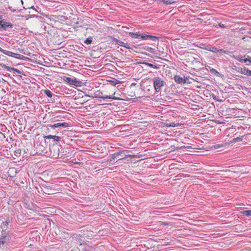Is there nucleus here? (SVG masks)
Listing matches in <instances>:
<instances>
[{
    "mask_svg": "<svg viewBox=\"0 0 251 251\" xmlns=\"http://www.w3.org/2000/svg\"><path fill=\"white\" fill-rule=\"evenodd\" d=\"M129 35L134 39H139L141 40H151L153 41H156L158 40V37L155 36L141 34L140 32H132L129 33Z\"/></svg>",
    "mask_w": 251,
    "mask_h": 251,
    "instance_id": "f257e3e1",
    "label": "nucleus"
},
{
    "mask_svg": "<svg viewBox=\"0 0 251 251\" xmlns=\"http://www.w3.org/2000/svg\"><path fill=\"white\" fill-rule=\"evenodd\" d=\"M62 149L61 145L57 143H53L50 147V155L53 158H58L60 157V149Z\"/></svg>",
    "mask_w": 251,
    "mask_h": 251,
    "instance_id": "f03ea898",
    "label": "nucleus"
},
{
    "mask_svg": "<svg viewBox=\"0 0 251 251\" xmlns=\"http://www.w3.org/2000/svg\"><path fill=\"white\" fill-rule=\"evenodd\" d=\"M11 240V233L10 232H4L0 234V248H4L7 247Z\"/></svg>",
    "mask_w": 251,
    "mask_h": 251,
    "instance_id": "7ed1b4c3",
    "label": "nucleus"
},
{
    "mask_svg": "<svg viewBox=\"0 0 251 251\" xmlns=\"http://www.w3.org/2000/svg\"><path fill=\"white\" fill-rule=\"evenodd\" d=\"M153 86L156 92L161 91V88L166 84V82L160 77H154L152 79Z\"/></svg>",
    "mask_w": 251,
    "mask_h": 251,
    "instance_id": "20e7f679",
    "label": "nucleus"
},
{
    "mask_svg": "<svg viewBox=\"0 0 251 251\" xmlns=\"http://www.w3.org/2000/svg\"><path fill=\"white\" fill-rule=\"evenodd\" d=\"M0 52H2L4 54H5L7 56L12 57H14V58H15L17 59L24 60L26 58L25 56H24L23 55H21V54H18V53H14V52H12L11 51H10L7 50H3L0 47Z\"/></svg>",
    "mask_w": 251,
    "mask_h": 251,
    "instance_id": "39448f33",
    "label": "nucleus"
},
{
    "mask_svg": "<svg viewBox=\"0 0 251 251\" xmlns=\"http://www.w3.org/2000/svg\"><path fill=\"white\" fill-rule=\"evenodd\" d=\"M124 151H121L119 152L114 153L111 155V158L109 159L110 161H112L116 159H118V160H122L126 158L127 156H131L130 155H126L124 154Z\"/></svg>",
    "mask_w": 251,
    "mask_h": 251,
    "instance_id": "423d86ee",
    "label": "nucleus"
},
{
    "mask_svg": "<svg viewBox=\"0 0 251 251\" xmlns=\"http://www.w3.org/2000/svg\"><path fill=\"white\" fill-rule=\"evenodd\" d=\"M64 80L67 82L71 85H75L76 86H80L81 85L82 82L80 80H77L75 77L71 78L68 76H65Z\"/></svg>",
    "mask_w": 251,
    "mask_h": 251,
    "instance_id": "0eeeda50",
    "label": "nucleus"
},
{
    "mask_svg": "<svg viewBox=\"0 0 251 251\" xmlns=\"http://www.w3.org/2000/svg\"><path fill=\"white\" fill-rule=\"evenodd\" d=\"M0 26L3 30H7L8 28H12L13 25L9 22H7L4 20L0 21Z\"/></svg>",
    "mask_w": 251,
    "mask_h": 251,
    "instance_id": "6e6552de",
    "label": "nucleus"
},
{
    "mask_svg": "<svg viewBox=\"0 0 251 251\" xmlns=\"http://www.w3.org/2000/svg\"><path fill=\"white\" fill-rule=\"evenodd\" d=\"M10 221L9 219H7L6 221H2L1 223V225H0V229H1V233L10 232L9 230L8 229V225Z\"/></svg>",
    "mask_w": 251,
    "mask_h": 251,
    "instance_id": "1a4fd4ad",
    "label": "nucleus"
},
{
    "mask_svg": "<svg viewBox=\"0 0 251 251\" xmlns=\"http://www.w3.org/2000/svg\"><path fill=\"white\" fill-rule=\"evenodd\" d=\"M95 98H100L102 99H113V100H119V98L115 97L113 96H108L103 95L102 93L99 92L98 94H97L95 96Z\"/></svg>",
    "mask_w": 251,
    "mask_h": 251,
    "instance_id": "9d476101",
    "label": "nucleus"
},
{
    "mask_svg": "<svg viewBox=\"0 0 251 251\" xmlns=\"http://www.w3.org/2000/svg\"><path fill=\"white\" fill-rule=\"evenodd\" d=\"M48 126L52 129H55L60 127H67L69 126V124L66 122L58 123L52 125H48Z\"/></svg>",
    "mask_w": 251,
    "mask_h": 251,
    "instance_id": "9b49d317",
    "label": "nucleus"
},
{
    "mask_svg": "<svg viewBox=\"0 0 251 251\" xmlns=\"http://www.w3.org/2000/svg\"><path fill=\"white\" fill-rule=\"evenodd\" d=\"M175 81L178 84H184L186 83L188 80L187 77L183 78L182 77L179 75H175L174 77Z\"/></svg>",
    "mask_w": 251,
    "mask_h": 251,
    "instance_id": "f8f14e48",
    "label": "nucleus"
},
{
    "mask_svg": "<svg viewBox=\"0 0 251 251\" xmlns=\"http://www.w3.org/2000/svg\"><path fill=\"white\" fill-rule=\"evenodd\" d=\"M0 65L3 69L6 70L7 71H9V72L14 71L18 74H21V72L19 70H18L16 68H12V67L7 66L4 64H1Z\"/></svg>",
    "mask_w": 251,
    "mask_h": 251,
    "instance_id": "ddd939ff",
    "label": "nucleus"
},
{
    "mask_svg": "<svg viewBox=\"0 0 251 251\" xmlns=\"http://www.w3.org/2000/svg\"><path fill=\"white\" fill-rule=\"evenodd\" d=\"M44 138L45 139H53V141H56V142H59L61 139V138L59 136H56V135L53 136V135H51L44 136Z\"/></svg>",
    "mask_w": 251,
    "mask_h": 251,
    "instance_id": "4468645a",
    "label": "nucleus"
},
{
    "mask_svg": "<svg viewBox=\"0 0 251 251\" xmlns=\"http://www.w3.org/2000/svg\"><path fill=\"white\" fill-rule=\"evenodd\" d=\"M110 38L113 41L115 42V44L119 45L120 46L124 47L125 46V45H126V43L123 42L122 41H120L113 37L110 36Z\"/></svg>",
    "mask_w": 251,
    "mask_h": 251,
    "instance_id": "2eb2a0df",
    "label": "nucleus"
},
{
    "mask_svg": "<svg viewBox=\"0 0 251 251\" xmlns=\"http://www.w3.org/2000/svg\"><path fill=\"white\" fill-rule=\"evenodd\" d=\"M244 57H245V56H243L242 55H238L236 57H234V58L236 60H237L241 62H244L247 64L248 62V61H249V59L248 58L244 59Z\"/></svg>",
    "mask_w": 251,
    "mask_h": 251,
    "instance_id": "dca6fc26",
    "label": "nucleus"
},
{
    "mask_svg": "<svg viewBox=\"0 0 251 251\" xmlns=\"http://www.w3.org/2000/svg\"><path fill=\"white\" fill-rule=\"evenodd\" d=\"M205 50L213 52L214 53H217V49L215 48V47H209L207 46V47L204 48Z\"/></svg>",
    "mask_w": 251,
    "mask_h": 251,
    "instance_id": "f3484780",
    "label": "nucleus"
},
{
    "mask_svg": "<svg viewBox=\"0 0 251 251\" xmlns=\"http://www.w3.org/2000/svg\"><path fill=\"white\" fill-rule=\"evenodd\" d=\"M243 75L248 76H251V71L244 67L243 68Z\"/></svg>",
    "mask_w": 251,
    "mask_h": 251,
    "instance_id": "a211bd4d",
    "label": "nucleus"
},
{
    "mask_svg": "<svg viewBox=\"0 0 251 251\" xmlns=\"http://www.w3.org/2000/svg\"><path fill=\"white\" fill-rule=\"evenodd\" d=\"M144 49L145 50H147V51H149V52H150L151 53H154L155 51V49L152 48H151L150 47H149V46H147L144 47Z\"/></svg>",
    "mask_w": 251,
    "mask_h": 251,
    "instance_id": "6ab92c4d",
    "label": "nucleus"
},
{
    "mask_svg": "<svg viewBox=\"0 0 251 251\" xmlns=\"http://www.w3.org/2000/svg\"><path fill=\"white\" fill-rule=\"evenodd\" d=\"M44 92L49 98L52 97V94L49 90H44Z\"/></svg>",
    "mask_w": 251,
    "mask_h": 251,
    "instance_id": "aec40b11",
    "label": "nucleus"
},
{
    "mask_svg": "<svg viewBox=\"0 0 251 251\" xmlns=\"http://www.w3.org/2000/svg\"><path fill=\"white\" fill-rule=\"evenodd\" d=\"M92 37H89V38L86 39L84 40V43L86 45L91 44L92 42Z\"/></svg>",
    "mask_w": 251,
    "mask_h": 251,
    "instance_id": "412c9836",
    "label": "nucleus"
},
{
    "mask_svg": "<svg viewBox=\"0 0 251 251\" xmlns=\"http://www.w3.org/2000/svg\"><path fill=\"white\" fill-rule=\"evenodd\" d=\"M242 213L245 216H251V210H244Z\"/></svg>",
    "mask_w": 251,
    "mask_h": 251,
    "instance_id": "4be33fe9",
    "label": "nucleus"
},
{
    "mask_svg": "<svg viewBox=\"0 0 251 251\" xmlns=\"http://www.w3.org/2000/svg\"><path fill=\"white\" fill-rule=\"evenodd\" d=\"M37 149L39 150V151H41L40 153H42L44 152L45 148L43 145L39 144V145H38Z\"/></svg>",
    "mask_w": 251,
    "mask_h": 251,
    "instance_id": "5701e85b",
    "label": "nucleus"
},
{
    "mask_svg": "<svg viewBox=\"0 0 251 251\" xmlns=\"http://www.w3.org/2000/svg\"><path fill=\"white\" fill-rule=\"evenodd\" d=\"M145 64L146 65H147V66L151 67V68H154V69H158L159 68V66H157L155 65H153L152 64H151V63H145Z\"/></svg>",
    "mask_w": 251,
    "mask_h": 251,
    "instance_id": "b1692460",
    "label": "nucleus"
},
{
    "mask_svg": "<svg viewBox=\"0 0 251 251\" xmlns=\"http://www.w3.org/2000/svg\"><path fill=\"white\" fill-rule=\"evenodd\" d=\"M109 81L113 84L114 85L120 83V81L116 79H113V80H109Z\"/></svg>",
    "mask_w": 251,
    "mask_h": 251,
    "instance_id": "393cba45",
    "label": "nucleus"
},
{
    "mask_svg": "<svg viewBox=\"0 0 251 251\" xmlns=\"http://www.w3.org/2000/svg\"><path fill=\"white\" fill-rule=\"evenodd\" d=\"M238 73H240L242 74H243V68L241 67H236V69H234Z\"/></svg>",
    "mask_w": 251,
    "mask_h": 251,
    "instance_id": "a878e982",
    "label": "nucleus"
},
{
    "mask_svg": "<svg viewBox=\"0 0 251 251\" xmlns=\"http://www.w3.org/2000/svg\"><path fill=\"white\" fill-rule=\"evenodd\" d=\"M51 190V189H50L49 188H46L45 189V191H43V193L45 194H51V192L50 191Z\"/></svg>",
    "mask_w": 251,
    "mask_h": 251,
    "instance_id": "bb28decb",
    "label": "nucleus"
},
{
    "mask_svg": "<svg viewBox=\"0 0 251 251\" xmlns=\"http://www.w3.org/2000/svg\"><path fill=\"white\" fill-rule=\"evenodd\" d=\"M162 1H163L164 3L166 4H170L174 3V2H173L172 0H162Z\"/></svg>",
    "mask_w": 251,
    "mask_h": 251,
    "instance_id": "cd10ccee",
    "label": "nucleus"
},
{
    "mask_svg": "<svg viewBox=\"0 0 251 251\" xmlns=\"http://www.w3.org/2000/svg\"><path fill=\"white\" fill-rule=\"evenodd\" d=\"M217 52L222 53H225L226 51L224 49H219V50L217 49Z\"/></svg>",
    "mask_w": 251,
    "mask_h": 251,
    "instance_id": "c85d7f7f",
    "label": "nucleus"
},
{
    "mask_svg": "<svg viewBox=\"0 0 251 251\" xmlns=\"http://www.w3.org/2000/svg\"><path fill=\"white\" fill-rule=\"evenodd\" d=\"M242 139V138L241 137H237L236 138H235L233 139V141H241Z\"/></svg>",
    "mask_w": 251,
    "mask_h": 251,
    "instance_id": "c756f323",
    "label": "nucleus"
},
{
    "mask_svg": "<svg viewBox=\"0 0 251 251\" xmlns=\"http://www.w3.org/2000/svg\"><path fill=\"white\" fill-rule=\"evenodd\" d=\"M169 126H170V127H176V124H175L174 123H172L171 124H169Z\"/></svg>",
    "mask_w": 251,
    "mask_h": 251,
    "instance_id": "7c9ffc66",
    "label": "nucleus"
},
{
    "mask_svg": "<svg viewBox=\"0 0 251 251\" xmlns=\"http://www.w3.org/2000/svg\"><path fill=\"white\" fill-rule=\"evenodd\" d=\"M219 26L221 27V28H225L226 27V26L224 24L220 23L219 24Z\"/></svg>",
    "mask_w": 251,
    "mask_h": 251,
    "instance_id": "2f4dec72",
    "label": "nucleus"
},
{
    "mask_svg": "<svg viewBox=\"0 0 251 251\" xmlns=\"http://www.w3.org/2000/svg\"><path fill=\"white\" fill-rule=\"evenodd\" d=\"M9 8L10 9V10L13 12H16V10L15 9H13L12 8V7H9Z\"/></svg>",
    "mask_w": 251,
    "mask_h": 251,
    "instance_id": "473e14b6",
    "label": "nucleus"
},
{
    "mask_svg": "<svg viewBox=\"0 0 251 251\" xmlns=\"http://www.w3.org/2000/svg\"><path fill=\"white\" fill-rule=\"evenodd\" d=\"M249 61H248V62L247 63V65H249L251 63V58H248Z\"/></svg>",
    "mask_w": 251,
    "mask_h": 251,
    "instance_id": "72a5a7b5",
    "label": "nucleus"
},
{
    "mask_svg": "<svg viewBox=\"0 0 251 251\" xmlns=\"http://www.w3.org/2000/svg\"><path fill=\"white\" fill-rule=\"evenodd\" d=\"M211 72L212 73L216 72V73H218V72L217 71H216L214 69H211Z\"/></svg>",
    "mask_w": 251,
    "mask_h": 251,
    "instance_id": "f704fd0d",
    "label": "nucleus"
},
{
    "mask_svg": "<svg viewBox=\"0 0 251 251\" xmlns=\"http://www.w3.org/2000/svg\"><path fill=\"white\" fill-rule=\"evenodd\" d=\"M124 47L126 48V49H130V47H129L128 45H125V46H124Z\"/></svg>",
    "mask_w": 251,
    "mask_h": 251,
    "instance_id": "c9c22d12",
    "label": "nucleus"
},
{
    "mask_svg": "<svg viewBox=\"0 0 251 251\" xmlns=\"http://www.w3.org/2000/svg\"><path fill=\"white\" fill-rule=\"evenodd\" d=\"M169 124L168 123H165L164 124V126L165 127H170V126H169Z\"/></svg>",
    "mask_w": 251,
    "mask_h": 251,
    "instance_id": "e433bc0d",
    "label": "nucleus"
},
{
    "mask_svg": "<svg viewBox=\"0 0 251 251\" xmlns=\"http://www.w3.org/2000/svg\"><path fill=\"white\" fill-rule=\"evenodd\" d=\"M3 18V16L1 15H0V20H1V19Z\"/></svg>",
    "mask_w": 251,
    "mask_h": 251,
    "instance_id": "4c0bfd02",
    "label": "nucleus"
},
{
    "mask_svg": "<svg viewBox=\"0 0 251 251\" xmlns=\"http://www.w3.org/2000/svg\"><path fill=\"white\" fill-rule=\"evenodd\" d=\"M236 67H237L236 66H234V68H233V69L234 70V69H236Z\"/></svg>",
    "mask_w": 251,
    "mask_h": 251,
    "instance_id": "58836bf2",
    "label": "nucleus"
},
{
    "mask_svg": "<svg viewBox=\"0 0 251 251\" xmlns=\"http://www.w3.org/2000/svg\"><path fill=\"white\" fill-rule=\"evenodd\" d=\"M0 134H1L4 137H5L4 135L3 134H2L1 132H0Z\"/></svg>",
    "mask_w": 251,
    "mask_h": 251,
    "instance_id": "ea45409f",
    "label": "nucleus"
},
{
    "mask_svg": "<svg viewBox=\"0 0 251 251\" xmlns=\"http://www.w3.org/2000/svg\"><path fill=\"white\" fill-rule=\"evenodd\" d=\"M225 171V172H227V170H226V171Z\"/></svg>",
    "mask_w": 251,
    "mask_h": 251,
    "instance_id": "a19ab883",
    "label": "nucleus"
}]
</instances>
